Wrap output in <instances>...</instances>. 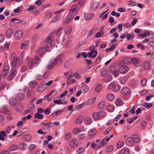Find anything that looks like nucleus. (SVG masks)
Returning <instances> with one entry per match:
<instances>
[{
  "label": "nucleus",
  "mask_w": 154,
  "mask_h": 154,
  "mask_svg": "<svg viewBox=\"0 0 154 154\" xmlns=\"http://www.w3.org/2000/svg\"><path fill=\"white\" fill-rule=\"evenodd\" d=\"M23 33L20 30L17 31L15 34V38L16 39L19 40L22 36Z\"/></svg>",
  "instance_id": "13"
},
{
  "label": "nucleus",
  "mask_w": 154,
  "mask_h": 154,
  "mask_svg": "<svg viewBox=\"0 0 154 154\" xmlns=\"http://www.w3.org/2000/svg\"><path fill=\"white\" fill-rule=\"evenodd\" d=\"M68 92V91H66L60 95V97L62 99V100H64L65 99V97H63V96L66 95Z\"/></svg>",
  "instance_id": "48"
},
{
  "label": "nucleus",
  "mask_w": 154,
  "mask_h": 154,
  "mask_svg": "<svg viewBox=\"0 0 154 154\" xmlns=\"http://www.w3.org/2000/svg\"><path fill=\"white\" fill-rule=\"evenodd\" d=\"M119 71L122 74H125L127 73L129 70V68L125 65L120 66L119 67Z\"/></svg>",
  "instance_id": "4"
},
{
  "label": "nucleus",
  "mask_w": 154,
  "mask_h": 154,
  "mask_svg": "<svg viewBox=\"0 0 154 154\" xmlns=\"http://www.w3.org/2000/svg\"><path fill=\"white\" fill-rule=\"evenodd\" d=\"M129 151L128 148L123 149L120 151L119 154H129Z\"/></svg>",
  "instance_id": "25"
},
{
  "label": "nucleus",
  "mask_w": 154,
  "mask_h": 154,
  "mask_svg": "<svg viewBox=\"0 0 154 154\" xmlns=\"http://www.w3.org/2000/svg\"><path fill=\"white\" fill-rule=\"evenodd\" d=\"M45 88L43 85H42L39 86L38 89V91L39 92L43 91L45 90Z\"/></svg>",
  "instance_id": "52"
},
{
  "label": "nucleus",
  "mask_w": 154,
  "mask_h": 154,
  "mask_svg": "<svg viewBox=\"0 0 154 154\" xmlns=\"http://www.w3.org/2000/svg\"><path fill=\"white\" fill-rule=\"evenodd\" d=\"M37 82L36 81H33L29 83V86L31 88H33L37 85Z\"/></svg>",
  "instance_id": "39"
},
{
  "label": "nucleus",
  "mask_w": 154,
  "mask_h": 154,
  "mask_svg": "<svg viewBox=\"0 0 154 154\" xmlns=\"http://www.w3.org/2000/svg\"><path fill=\"white\" fill-rule=\"evenodd\" d=\"M114 147L112 145H110L107 147L106 149V152H111L113 149Z\"/></svg>",
  "instance_id": "46"
},
{
  "label": "nucleus",
  "mask_w": 154,
  "mask_h": 154,
  "mask_svg": "<svg viewBox=\"0 0 154 154\" xmlns=\"http://www.w3.org/2000/svg\"><path fill=\"white\" fill-rule=\"evenodd\" d=\"M150 66V63L147 61H145L143 63V67L145 69H149Z\"/></svg>",
  "instance_id": "26"
},
{
  "label": "nucleus",
  "mask_w": 154,
  "mask_h": 154,
  "mask_svg": "<svg viewBox=\"0 0 154 154\" xmlns=\"http://www.w3.org/2000/svg\"><path fill=\"white\" fill-rule=\"evenodd\" d=\"M121 92L124 95H128L130 94V89L127 87H124L122 90Z\"/></svg>",
  "instance_id": "10"
},
{
  "label": "nucleus",
  "mask_w": 154,
  "mask_h": 154,
  "mask_svg": "<svg viewBox=\"0 0 154 154\" xmlns=\"http://www.w3.org/2000/svg\"><path fill=\"white\" fill-rule=\"evenodd\" d=\"M18 148V145L17 144H14L10 146L9 148V149L10 151H12L16 150Z\"/></svg>",
  "instance_id": "31"
},
{
  "label": "nucleus",
  "mask_w": 154,
  "mask_h": 154,
  "mask_svg": "<svg viewBox=\"0 0 154 154\" xmlns=\"http://www.w3.org/2000/svg\"><path fill=\"white\" fill-rule=\"evenodd\" d=\"M96 133V131L94 129H92L91 130H90L88 132V134L89 135L91 136H92L94 135H95Z\"/></svg>",
  "instance_id": "41"
},
{
  "label": "nucleus",
  "mask_w": 154,
  "mask_h": 154,
  "mask_svg": "<svg viewBox=\"0 0 154 154\" xmlns=\"http://www.w3.org/2000/svg\"><path fill=\"white\" fill-rule=\"evenodd\" d=\"M106 109L107 111L111 112L114 110V107L113 105H109L106 106Z\"/></svg>",
  "instance_id": "33"
},
{
  "label": "nucleus",
  "mask_w": 154,
  "mask_h": 154,
  "mask_svg": "<svg viewBox=\"0 0 154 154\" xmlns=\"http://www.w3.org/2000/svg\"><path fill=\"white\" fill-rule=\"evenodd\" d=\"M79 144L78 141L76 139L72 140L69 143V146L72 148H76Z\"/></svg>",
  "instance_id": "8"
},
{
  "label": "nucleus",
  "mask_w": 154,
  "mask_h": 154,
  "mask_svg": "<svg viewBox=\"0 0 154 154\" xmlns=\"http://www.w3.org/2000/svg\"><path fill=\"white\" fill-rule=\"evenodd\" d=\"M60 17L61 16L60 15H57L54 18L51 20V23H52L57 21L60 18Z\"/></svg>",
  "instance_id": "51"
},
{
  "label": "nucleus",
  "mask_w": 154,
  "mask_h": 154,
  "mask_svg": "<svg viewBox=\"0 0 154 154\" xmlns=\"http://www.w3.org/2000/svg\"><path fill=\"white\" fill-rule=\"evenodd\" d=\"M134 141L132 140L131 137L128 138L126 141V143L128 146H131L133 144Z\"/></svg>",
  "instance_id": "18"
},
{
  "label": "nucleus",
  "mask_w": 154,
  "mask_h": 154,
  "mask_svg": "<svg viewBox=\"0 0 154 154\" xmlns=\"http://www.w3.org/2000/svg\"><path fill=\"white\" fill-rule=\"evenodd\" d=\"M72 32V27L69 26L64 29V32L67 34H69Z\"/></svg>",
  "instance_id": "27"
},
{
  "label": "nucleus",
  "mask_w": 154,
  "mask_h": 154,
  "mask_svg": "<svg viewBox=\"0 0 154 154\" xmlns=\"http://www.w3.org/2000/svg\"><path fill=\"white\" fill-rule=\"evenodd\" d=\"M147 80L146 78H144L142 79L141 81V84L142 86H144L146 84Z\"/></svg>",
  "instance_id": "58"
},
{
  "label": "nucleus",
  "mask_w": 154,
  "mask_h": 154,
  "mask_svg": "<svg viewBox=\"0 0 154 154\" xmlns=\"http://www.w3.org/2000/svg\"><path fill=\"white\" fill-rule=\"evenodd\" d=\"M19 146L21 149L24 150L26 147V144L24 142H20L19 144Z\"/></svg>",
  "instance_id": "20"
},
{
  "label": "nucleus",
  "mask_w": 154,
  "mask_h": 154,
  "mask_svg": "<svg viewBox=\"0 0 154 154\" xmlns=\"http://www.w3.org/2000/svg\"><path fill=\"white\" fill-rule=\"evenodd\" d=\"M114 95L111 93H109L106 96L107 99L109 101L112 100L114 99Z\"/></svg>",
  "instance_id": "29"
},
{
  "label": "nucleus",
  "mask_w": 154,
  "mask_h": 154,
  "mask_svg": "<svg viewBox=\"0 0 154 154\" xmlns=\"http://www.w3.org/2000/svg\"><path fill=\"white\" fill-rule=\"evenodd\" d=\"M105 106V104L104 102L102 101L100 102L98 105V107L99 109H102Z\"/></svg>",
  "instance_id": "57"
},
{
  "label": "nucleus",
  "mask_w": 154,
  "mask_h": 154,
  "mask_svg": "<svg viewBox=\"0 0 154 154\" xmlns=\"http://www.w3.org/2000/svg\"><path fill=\"white\" fill-rule=\"evenodd\" d=\"M95 100V99L94 98H91L88 100L87 102L88 105L91 104L93 103Z\"/></svg>",
  "instance_id": "61"
},
{
  "label": "nucleus",
  "mask_w": 154,
  "mask_h": 154,
  "mask_svg": "<svg viewBox=\"0 0 154 154\" xmlns=\"http://www.w3.org/2000/svg\"><path fill=\"white\" fill-rule=\"evenodd\" d=\"M23 105L20 103H17L15 105V109L16 111L20 112L23 109Z\"/></svg>",
  "instance_id": "7"
},
{
  "label": "nucleus",
  "mask_w": 154,
  "mask_h": 154,
  "mask_svg": "<svg viewBox=\"0 0 154 154\" xmlns=\"http://www.w3.org/2000/svg\"><path fill=\"white\" fill-rule=\"evenodd\" d=\"M22 22V20L17 18H14L12 19L9 25L11 26H14L15 25L14 23H20Z\"/></svg>",
  "instance_id": "9"
},
{
  "label": "nucleus",
  "mask_w": 154,
  "mask_h": 154,
  "mask_svg": "<svg viewBox=\"0 0 154 154\" xmlns=\"http://www.w3.org/2000/svg\"><path fill=\"white\" fill-rule=\"evenodd\" d=\"M105 138L103 139L100 142V144L98 146H96V149H98L99 148L102 147V146L106 145L107 143V142L110 140L109 138Z\"/></svg>",
  "instance_id": "6"
},
{
  "label": "nucleus",
  "mask_w": 154,
  "mask_h": 154,
  "mask_svg": "<svg viewBox=\"0 0 154 154\" xmlns=\"http://www.w3.org/2000/svg\"><path fill=\"white\" fill-rule=\"evenodd\" d=\"M102 88L101 85L100 84H98L96 86L95 88V91L97 92H99L101 90Z\"/></svg>",
  "instance_id": "50"
},
{
  "label": "nucleus",
  "mask_w": 154,
  "mask_h": 154,
  "mask_svg": "<svg viewBox=\"0 0 154 154\" xmlns=\"http://www.w3.org/2000/svg\"><path fill=\"white\" fill-rule=\"evenodd\" d=\"M45 16L47 18H50L52 16V13L50 11H47L45 12Z\"/></svg>",
  "instance_id": "62"
},
{
  "label": "nucleus",
  "mask_w": 154,
  "mask_h": 154,
  "mask_svg": "<svg viewBox=\"0 0 154 154\" xmlns=\"http://www.w3.org/2000/svg\"><path fill=\"white\" fill-rule=\"evenodd\" d=\"M72 63V61L70 60H69L66 61L65 64V68H68Z\"/></svg>",
  "instance_id": "56"
},
{
  "label": "nucleus",
  "mask_w": 154,
  "mask_h": 154,
  "mask_svg": "<svg viewBox=\"0 0 154 154\" xmlns=\"http://www.w3.org/2000/svg\"><path fill=\"white\" fill-rule=\"evenodd\" d=\"M11 58L12 59V65L13 67H15L20 66L22 63V62L20 61L17 58L15 57L14 54H12L11 55Z\"/></svg>",
  "instance_id": "3"
},
{
  "label": "nucleus",
  "mask_w": 154,
  "mask_h": 154,
  "mask_svg": "<svg viewBox=\"0 0 154 154\" xmlns=\"http://www.w3.org/2000/svg\"><path fill=\"white\" fill-rule=\"evenodd\" d=\"M120 88V86L118 85H114L113 88V91L114 92H116L119 91Z\"/></svg>",
  "instance_id": "45"
},
{
  "label": "nucleus",
  "mask_w": 154,
  "mask_h": 154,
  "mask_svg": "<svg viewBox=\"0 0 154 154\" xmlns=\"http://www.w3.org/2000/svg\"><path fill=\"white\" fill-rule=\"evenodd\" d=\"M65 138L67 140H69L71 138V134L69 132L66 133L65 135Z\"/></svg>",
  "instance_id": "63"
},
{
  "label": "nucleus",
  "mask_w": 154,
  "mask_h": 154,
  "mask_svg": "<svg viewBox=\"0 0 154 154\" xmlns=\"http://www.w3.org/2000/svg\"><path fill=\"white\" fill-rule=\"evenodd\" d=\"M51 95V94H49L44 97V99L47 100L48 102H49L51 100V98L49 97Z\"/></svg>",
  "instance_id": "59"
},
{
  "label": "nucleus",
  "mask_w": 154,
  "mask_h": 154,
  "mask_svg": "<svg viewBox=\"0 0 154 154\" xmlns=\"http://www.w3.org/2000/svg\"><path fill=\"white\" fill-rule=\"evenodd\" d=\"M33 59L32 58H31L29 59L28 63V64L29 66V68L30 69H32V66L33 65Z\"/></svg>",
  "instance_id": "43"
},
{
  "label": "nucleus",
  "mask_w": 154,
  "mask_h": 154,
  "mask_svg": "<svg viewBox=\"0 0 154 154\" xmlns=\"http://www.w3.org/2000/svg\"><path fill=\"white\" fill-rule=\"evenodd\" d=\"M13 33V29L11 28H9L6 31V35L7 37L9 38L11 37Z\"/></svg>",
  "instance_id": "15"
},
{
  "label": "nucleus",
  "mask_w": 154,
  "mask_h": 154,
  "mask_svg": "<svg viewBox=\"0 0 154 154\" xmlns=\"http://www.w3.org/2000/svg\"><path fill=\"white\" fill-rule=\"evenodd\" d=\"M17 74V71L15 68H14L11 70L9 75L7 79L8 80H11L14 78Z\"/></svg>",
  "instance_id": "5"
},
{
  "label": "nucleus",
  "mask_w": 154,
  "mask_h": 154,
  "mask_svg": "<svg viewBox=\"0 0 154 154\" xmlns=\"http://www.w3.org/2000/svg\"><path fill=\"white\" fill-rule=\"evenodd\" d=\"M99 5V4L98 2H95L92 5V8L93 10H96Z\"/></svg>",
  "instance_id": "32"
},
{
  "label": "nucleus",
  "mask_w": 154,
  "mask_h": 154,
  "mask_svg": "<svg viewBox=\"0 0 154 154\" xmlns=\"http://www.w3.org/2000/svg\"><path fill=\"white\" fill-rule=\"evenodd\" d=\"M43 52L42 49L41 48H39L37 51V53L38 54L42 57H43L44 55L43 53Z\"/></svg>",
  "instance_id": "44"
},
{
  "label": "nucleus",
  "mask_w": 154,
  "mask_h": 154,
  "mask_svg": "<svg viewBox=\"0 0 154 154\" xmlns=\"http://www.w3.org/2000/svg\"><path fill=\"white\" fill-rule=\"evenodd\" d=\"M131 63L135 64L137 67L140 66L141 64L140 63V60L137 58H134L131 59Z\"/></svg>",
  "instance_id": "14"
},
{
  "label": "nucleus",
  "mask_w": 154,
  "mask_h": 154,
  "mask_svg": "<svg viewBox=\"0 0 154 154\" xmlns=\"http://www.w3.org/2000/svg\"><path fill=\"white\" fill-rule=\"evenodd\" d=\"M78 7L77 5L75 4L73 5L71 8V11L72 12H73L76 10H77L78 9Z\"/></svg>",
  "instance_id": "47"
},
{
  "label": "nucleus",
  "mask_w": 154,
  "mask_h": 154,
  "mask_svg": "<svg viewBox=\"0 0 154 154\" xmlns=\"http://www.w3.org/2000/svg\"><path fill=\"white\" fill-rule=\"evenodd\" d=\"M52 124V123L51 122L47 123H43L42 124V128L44 130L48 129L51 127V125Z\"/></svg>",
  "instance_id": "12"
},
{
  "label": "nucleus",
  "mask_w": 154,
  "mask_h": 154,
  "mask_svg": "<svg viewBox=\"0 0 154 154\" xmlns=\"http://www.w3.org/2000/svg\"><path fill=\"white\" fill-rule=\"evenodd\" d=\"M94 15V14L86 13L84 15V17L86 20H88L91 19Z\"/></svg>",
  "instance_id": "21"
},
{
  "label": "nucleus",
  "mask_w": 154,
  "mask_h": 154,
  "mask_svg": "<svg viewBox=\"0 0 154 154\" xmlns=\"http://www.w3.org/2000/svg\"><path fill=\"white\" fill-rule=\"evenodd\" d=\"M1 110L2 112L4 114L7 113L9 111L7 107L5 106H3L1 109Z\"/></svg>",
  "instance_id": "30"
},
{
  "label": "nucleus",
  "mask_w": 154,
  "mask_h": 154,
  "mask_svg": "<svg viewBox=\"0 0 154 154\" xmlns=\"http://www.w3.org/2000/svg\"><path fill=\"white\" fill-rule=\"evenodd\" d=\"M124 145L122 141L118 142L117 144V148L120 149Z\"/></svg>",
  "instance_id": "55"
},
{
  "label": "nucleus",
  "mask_w": 154,
  "mask_h": 154,
  "mask_svg": "<svg viewBox=\"0 0 154 154\" xmlns=\"http://www.w3.org/2000/svg\"><path fill=\"white\" fill-rule=\"evenodd\" d=\"M108 73V71L106 69H104L102 70L101 72V76L103 77L106 76Z\"/></svg>",
  "instance_id": "49"
},
{
  "label": "nucleus",
  "mask_w": 154,
  "mask_h": 154,
  "mask_svg": "<svg viewBox=\"0 0 154 154\" xmlns=\"http://www.w3.org/2000/svg\"><path fill=\"white\" fill-rule=\"evenodd\" d=\"M84 119L83 117L80 116L77 119L76 123L78 124H80L82 122Z\"/></svg>",
  "instance_id": "36"
},
{
  "label": "nucleus",
  "mask_w": 154,
  "mask_h": 154,
  "mask_svg": "<svg viewBox=\"0 0 154 154\" xmlns=\"http://www.w3.org/2000/svg\"><path fill=\"white\" fill-rule=\"evenodd\" d=\"M112 79V77L110 75H107L103 78V81L105 82H108L110 81Z\"/></svg>",
  "instance_id": "16"
},
{
  "label": "nucleus",
  "mask_w": 154,
  "mask_h": 154,
  "mask_svg": "<svg viewBox=\"0 0 154 154\" xmlns=\"http://www.w3.org/2000/svg\"><path fill=\"white\" fill-rule=\"evenodd\" d=\"M123 62L126 64H130L131 63V59L129 57H125L123 60Z\"/></svg>",
  "instance_id": "24"
},
{
  "label": "nucleus",
  "mask_w": 154,
  "mask_h": 154,
  "mask_svg": "<svg viewBox=\"0 0 154 154\" xmlns=\"http://www.w3.org/2000/svg\"><path fill=\"white\" fill-rule=\"evenodd\" d=\"M17 99L20 100H22L24 98V95L22 93L18 94L17 96Z\"/></svg>",
  "instance_id": "42"
},
{
  "label": "nucleus",
  "mask_w": 154,
  "mask_h": 154,
  "mask_svg": "<svg viewBox=\"0 0 154 154\" xmlns=\"http://www.w3.org/2000/svg\"><path fill=\"white\" fill-rule=\"evenodd\" d=\"M74 15L72 14H69L66 17L65 23H70L74 17Z\"/></svg>",
  "instance_id": "11"
},
{
  "label": "nucleus",
  "mask_w": 154,
  "mask_h": 154,
  "mask_svg": "<svg viewBox=\"0 0 154 154\" xmlns=\"http://www.w3.org/2000/svg\"><path fill=\"white\" fill-rule=\"evenodd\" d=\"M64 57L63 55L60 54L53 61H51L47 66L48 69L50 70L52 69L55 65L57 66L63 62Z\"/></svg>",
  "instance_id": "1"
},
{
  "label": "nucleus",
  "mask_w": 154,
  "mask_h": 154,
  "mask_svg": "<svg viewBox=\"0 0 154 154\" xmlns=\"http://www.w3.org/2000/svg\"><path fill=\"white\" fill-rule=\"evenodd\" d=\"M128 80V78L126 76H123L121 77L120 79V82L121 84H123L125 83Z\"/></svg>",
  "instance_id": "22"
},
{
  "label": "nucleus",
  "mask_w": 154,
  "mask_h": 154,
  "mask_svg": "<svg viewBox=\"0 0 154 154\" xmlns=\"http://www.w3.org/2000/svg\"><path fill=\"white\" fill-rule=\"evenodd\" d=\"M84 122L86 124L89 125L92 123V119L89 117H87L85 119Z\"/></svg>",
  "instance_id": "34"
},
{
  "label": "nucleus",
  "mask_w": 154,
  "mask_h": 154,
  "mask_svg": "<svg viewBox=\"0 0 154 154\" xmlns=\"http://www.w3.org/2000/svg\"><path fill=\"white\" fill-rule=\"evenodd\" d=\"M131 137L132 140L135 143H137L140 140V139L137 134H133L131 135Z\"/></svg>",
  "instance_id": "17"
},
{
  "label": "nucleus",
  "mask_w": 154,
  "mask_h": 154,
  "mask_svg": "<svg viewBox=\"0 0 154 154\" xmlns=\"http://www.w3.org/2000/svg\"><path fill=\"white\" fill-rule=\"evenodd\" d=\"M115 103L116 105L120 106L122 104V101L120 99H118L116 100Z\"/></svg>",
  "instance_id": "53"
},
{
  "label": "nucleus",
  "mask_w": 154,
  "mask_h": 154,
  "mask_svg": "<svg viewBox=\"0 0 154 154\" xmlns=\"http://www.w3.org/2000/svg\"><path fill=\"white\" fill-rule=\"evenodd\" d=\"M106 115L105 112L103 110H101L98 112H95L93 113V118L96 120L100 119V118H102Z\"/></svg>",
  "instance_id": "2"
},
{
  "label": "nucleus",
  "mask_w": 154,
  "mask_h": 154,
  "mask_svg": "<svg viewBox=\"0 0 154 154\" xmlns=\"http://www.w3.org/2000/svg\"><path fill=\"white\" fill-rule=\"evenodd\" d=\"M97 53L96 50L91 51L88 53V55L91 57H95L96 56Z\"/></svg>",
  "instance_id": "19"
},
{
  "label": "nucleus",
  "mask_w": 154,
  "mask_h": 154,
  "mask_svg": "<svg viewBox=\"0 0 154 154\" xmlns=\"http://www.w3.org/2000/svg\"><path fill=\"white\" fill-rule=\"evenodd\" d=\"M6 135V133L4 131L0 132V140H3L5 139V136Z\"/></svg>",
  "instance_id": "28"
},
{
  "label": "nucleus",
  "mask_w": 154,
  "mask_h": 154,
  "mask_svg": "<svg viewBox=\"0 0 154 154\" xmlns=\"http://www.w3.org/2000/svg\"><path fill=\"white\" fill-rule=\"evenodd\" d=\"M64 111L63 109H62L61 110H58L57 111L53 113H52L51 115V116L53 117H55L56 116L58 115L59 114H60L62 112H63Z\"/></svg>",
  "instance_id": "38"
},
{
  "label": "nucleus",
  "mask_w": 154,
  "mask_h": 154,
  "mask_svg": "<svg viewBox=\"0 0 154 154\" xmlns=\"http://www.w3.org/2000/svg\"><path fill=\"white\" fill-rule=\"evenodd\" d=\"M34 94L32 91H29L27 92V97L29 98H31L33 97Z\"/></svg>",
  "instance_id": "40"
},
{
  "label": "nucleus",
  "mask_w": 154,
  "mask_h": 154,
  "mask_svg": "<svg viewBox=\"0 0 154 154\" xmlns=\"http://www.w3.org/2000/svg\"><path fill=\"white\" fill-rule=\"evenodd\" d=\"M9 69V67L8 64L7 63H5L4 64L3 70L7 72H8Z\"/></svg>",
  "instance_id": "54"
},
{
  "label": "nucleus",
  "mask_w": 154,
  "mask_h": 154,
  "mask_svg": "<svg viewBox=\"0 0 154 154\" xmlns=\"http://www.w3.org/2000/svg\"><path fill=\"white\" fill-rule=\"evenodd\" d=\"M89 88L88 86H85L82 87V90L84 92H85L89 90Z\"/></svg>",
  "instance_id": "64"
},
{
  "label": "nucleus",
  "mask_w": 154,
  "mask_h": 154,
  "mask_svg": "<svg viewBox=\"0 0 154 154\" xmlns=\"http://www.w3.org/2000/svg\"><path fill=\"white\" fill-rule=\"evenodd\" d=\"M112 129V128L110 127L107 128L106 130H105L103 133V134L104 135H106L108 134L109 132Z\"/></svg>",
  "instance_id": "60"
},
{
  "label": "nucleus",
  "mask_w": 154,
  "mask_h": 154,
  "mask_svg": "<svg viewBox=\"0 0 154 154\" xmlns=\"http://www.w3.org/2000/svg\"><path fill=\"white\" fill-rule=\"evenodd\" d=\"M31 139V136L30 134L25 135L23 137V140L25 142L30 140Z\"/></svg>",
  "instance_id": "23"
},
{
  "label": "nucleus",
  "mask_w": 154,
  "mask_h": 154,
  "mask_svg": "<svg viewBox=\"0 0 154 154\" xmlns=\"http://www.w3.org/2000/svg\"><path fill=\"white\" fill-rule=\"evenodd\" d=\"M83 129L84 128H82L81 129H80L78 128H75L73 129V133L75 134H77L81 132V131H83Z\"/></svg>",
  "instance_id": "35"
},
{
  "label": "nucleus",
  "mask_w": 154,
  "mask_h": 154,
  "mask_svg": "<svg viewBox=\"0 0 154 154\" xmlns=\"http://www.w3.org/2000/svg\"><path fill=\"white\" fill-rule=\"evenodd\" d=\"M54 39V37L52 35H50L46 38L45 41L47 43H49L51 42Z\"/></svg>",
  "instance_id": "37"
}]
</instances>
